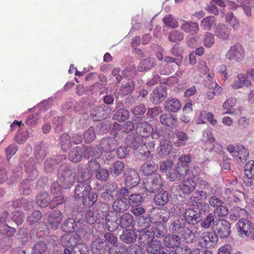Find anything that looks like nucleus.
<instances>
[{
	"label": "nucleus",
	"instance_id": "f257e3e1",
	"mask_svg": "<svg viewBox=\"0 0 254 254\" xmlns=\"http://www.w3.org/2000/svg\"><path fill=\"white\" fill-rule=\"evenodd\" d=\"M75 170L67 165H61L58 169V181L64 189L71 188L74 182Z\"/></svg>",
	"mask_w": 254,
	"mask_h": 254
},
{
	"label": "nucleus",
	"instance_id": "f03ea898",
	"mask_svg": "<svg viewBox=\"0 0 254 254\" xmlns=\"http://www.w3.org/2000/svg\"><path fill=\"white\" fill-rule=\"evenodd\" d=\"M241 184L238 183L235 178L230 184L229 188L226 189L224 193V198L230 203L238 202L244 196V193L239 190Z\"/></svg>",
	"mask_w": 254,
	"mask_h": 254
},
{
	"label": "nucleus",
	"instance_id": "7ed1b4c3",
	"mask_svg": "<svg viewBox=\"0 0 254 254\" xmlns=\"http://www.w3.org/2000/svg\"><path fill=\"white\" fill-rule=\"evenodd\" d=\"M153 127L146 122L138 123L135 128L136 134L144 139L153 140L158 138L159 134L153 132Z\"/></svg>",
	"mask_w": 254,
	"mask_h": 254
},
{
	"label": "nucleus",
	"instance_id": "20e7f679",
	"mask_svg": "<svg viewBox=\"0 0 254 254\" xmlns=\"http://www.w3.org/2000/svg\"><path fill=\"white\" fill-rule=\"evenodd\" d=\"M230 228V223L223 219L216 220L212 225L213 231L221 238H226L229 236L231 233Z\"/></svg>",
	"mask_w": 254,
	"mask_h": 254
},
{
	"label": "nucleus",
	"instance_id": "39448f33",
	"mask_svg": "<svg viewBox=\"0 0 254 254\" xmlns=\"http://www.w3.org/2000/svg\"><path fill=\"white\" fill-rule=\"evenodd\" d=\"M9 213L3 210L0 212V233L7 237H13L15 232V228L9 226L7 223L9 221Z\"/></svg>",
	"mask_w": 254,
	"mask_h": 254
},
{
	"label": "nucleus",
	"instance_id": "423d86ee",
	"mask_svg": "<svg viewBox=\"0 0 254 254\" xmlns=\"http://www.w3.org/2000/svg\"><path fill=\"white\" fill-rule=\"evenodd\" d=\"M143 184L146 191L154 193L161 188L163 181L160 175L156 173L146 178Z\"/></svg>",
	"mask_w": 254,
	"mask_h": 254
},
{
	"label": "nucleus",
	"instance_id": "0eeeda50",
	"mask_svg": "<svg viewBox=\"0 0 254 254\" xmlns=\"http://www.w3.org/2000/svg\"><path fill=\"white\" fill-rule=\"evenodd\" d=\"M239 235L243 238L250 237L254 240V226L251 221L242 218L237 223Z\"/></svg>",
	"mask_w": 254,
	"mask_h": 254
},
{
	"label": "nucleus",
	"instance_id": "6e6552de",
	"mask_svg": "<svg viewBox=\"0 0 254 254\" xmlns=\"http://www.w3.org/2000/svg\"><path fill=\"white\" fill-rule=\"evenodd\" d=\"M101 196L106 201H112L118 195V186L115 183L108 182L101 189Z\"/></svg>",
	"mask_w": 254,
	"mask_h": 254
},
{
	"label": "nucleus",
	"instance_id": "1a4fd4ad",
	"mask_svg": "<svg viewBox=\"0 0 254 254\" xmlns=\"http://www.w3.org/2000/svg\"><path fill=\"white\" fill-rule=\"evenodd\" d=\"M206 85L208 87L207 98L208 100L213 99L215 96L219 95L223 92V88L215 81L213 80V77L210 74L207 75Z\"/></svg>",
	"mask_w": 254,
	"mask_h": 254
},
{
	"label": "nucleus",
	"instance_id": "9d476101",
	"mask_svg": "<svg viewBox=\"0 0 254 254\" xmlns=\"http://www.w3.org/2000/svg\"><path fill=\"white\" fill-rule=\"evenodd\" d=\"M125 184L130 188L136 186L140 182L138 172L132 169H127L124 172Z\"/></svg>",
	"mask_w": 254,
	"mask_h": 254
},
{
	"label": "nucleus",
	"instance_id": "9b49d317",
	"mask_svg": "<svg viewBox=\"0 0 254 254\" xmlns=\"http://www.w3.org/2000/svg\"><path fill=\"white\" fill-rule=\"evenodd\" d=\"M245 55V51L244 47L238 43L230 48L226 57L230 60H235L237 62H240L244 59Z\"/></svg>",
	"mask_w": 254,
	"mask_h": 254
},
{
	"label": "nucleus",
	"instance_id": "f8f14e48",
	"mask_svg": "<svg viewBox=\"0 0 254 254\" xmlns=\"http://www.w3.org/2000/svg\"><path fill=\"white\" fill-rule=\"evenodd\" d=\"M218 241L217 234L214 232H206L199 239L201 247L204 248H213Z\"/></svg>",
	"mask_w": 254,
	"mask_h": 254
},
{
	"label": "nucleus",
	"instance_id": "ddd939ff",
	"mask_svg": "<svg viewBox=\"0 0 254 254\" xmlns=\"http://www.w3.org/2000/svg\"><path fill=\"white\" fill-rule=\"evenodd\" d=\"M117 136L114 137H105L101 139L99 145L105 152L114 151L119 144V140Z\"/></svg>",
	"mask_w": 254,
	"mask_h": 254
},
{
	"label": "nucleus",
	"instance_id": "4468645a",
	"mask_svg": "<svg viewBox=\"0 0 254 254\" xmlns=\"http://www.w3.org/2000/svg\"><path fill=\"white\" fill-rule=\"evenodd\" d=\"M163 243L166 248L170 251H174L181 247V239L179 235L168 234L164 237Z\"/></svg>",
	"mask_w": 254,
	"mask_h": 254
},
{
	"label": "nucleus",
	"instance_id": "2eb2a0df",
	"mask_svg": "<svg viewBox=\"0 0 254 254\" xmlns=\"http://www.w3.org/2000/svg\"><path fill=\"white\" fill-rule=\"evenodd\" d=\"M155 145V141L153 139H144L143 143H141V145L139 146L137 151L145 158H148L153 154Z\"/></svg>",
	"mask_w": 254,
	"mask_h": 254
},
{
	"label": "nucleus",
	"instance_id": "dca6fc26",
	"mask_svg": "<svg viewBox=\"0 0 254 254\" xmlns=\"http://www.w3.org/2000/svg\"><path fill=\"white\" fill-rule=\"evenodd\" d=\"M186 222L189 224H195L198 223L201 219V214L199 210L196 207L187 209L185 212Z\"/></svg>",
	"mask_w": 254,
	"mask_h": 254
},
{
	"label": "nucleus",
	"instance_id": "f3484780",
	"mask_svg": "<svg viewBox=\"0 0 254 254\" xmlns=\"http://www.w3.org/2000/svg\"><path fill=\"white\" fill-rule=\"evenodd\" d=\"M167 96L166 87L162 85L158 86L155 88L151 94L150 100L153 103L158 104L163 101Z\"/></svg>",
	"mask_w": 254,
	"mask_h": 254
},
{
	"label": "nucleus",
	"instance_id": "a211bd4d",
	"mask_svg": "<svg viewBox=\"0 0 254 254\" xmlns=\"http://www.w3.org/2000/svg\"><path fill=\"white\" fill-rule=\"evenodd\" d=\"M63 219L62 212L56 210L51 213L48 217V224L49 227L54 230H57L61 225Z\"/></svg>",
	"mask_w": 254,
	"mask_h": 254
},
{
	"label": "nucleus",
	"instance_id": "6ab92c4d",
	"mask_svg": "<svg viewBox=\"0 0 254 254\" xmlns=\"http://www.w3.org/2000/svg\"><path fill=\"white\" fill-rule=\"evenodd\" d=\"M110 114L109 107L103 105L94 108L91 112V116L95 121H100L107 118Z\"/></svg>",
	"mask_w": 254,
	"mask_h": 254
},
{
	"label": "nucleus",
	"instance_id": "aec40b11",
	"mask_svg": "<svg viewBox=\"0 0 254 254\" xmlns=\"http://www.w3.org/2000/svg\"><path fill=\"white\" fill-rule=\"evenodd\" d=\"M196 183L192 178L183 179L179 186L180 191L184 194H190L195 189Z\"/></svg>",
	"mask_w": 254,
	"mask_h": 254
},
{
	"label": "nucleus",
	"instance_id": "412c9836",
	"mask_svg": "<svg viewBox=\"0 0 254 254\" xmlns=\"http://www.w3.org/2000/svg\"><path fill=\"white\" fill-rule=\"evenodd\" d=\"M159 120L162 125L172 129L177 126L178 122L176 117L170 113L161 114L159 117Z\"/></svg>",
	"mask_w": 254,
	"mask_h": 254
},
{
	"label": "nucleus",
	"instance_id": "4be33fe9",
	"mask_svg": "<svg viewBox=\"0 0 254 254\" xmlns=\"http://www.w3.org/2000/svg\"><path fill=\"white\" fill-rule=\"evenodd\" d=\"M80 237L78 235L66 234L62 236L61 243L64 247L72 248L79 244Z\"/></svg>",
	"mask_w": 254,
	"mask_h": 254
},
{
	"label": "nucleus",
	"instance_id": "5701e85b",
	"mask_svg": "<svg viewBox=\"0 0 254 254\" xmlns=\"http://www.w3.org/2000/svg\"><path fill=\"white\" fill-rule=\"evenodd\" d=\"M186 225V221L183 219H172L169 223V231L175 234H179L183 232Z\"/></svg>",
	"mask_w": 254,
	"mask_h": 254
},
{
	"label": "nucleus",
	"instance_id": "b1692460",
	"mask_svg": "<svg viewBox=\"0 0 254 254\" xmlns=\"http://www.w3.org/2000/svg\"><path fill=\"white\" fill-rule=\"evenodd\" d=\"M182 107L180 101L176 98H168L164 102V109L169 113H176Z\"/></svg>",
	"mask_w": 254,
	"mask_h": 254
},
{
	"label": "nucleus",
	"instance_id": "393cba45",
	"mask_svg": "<svg viewBox=\"0 0 254 254\" xmlns=\"http://www.w3.org/2000/svg\"><path fill=\"white\" fill-rule=\"evenodd\" d=\"M173 145L168 139L163 138L160 140L159 146L158 148V153L160 157L169 155L172 151Z\"/></svg>",
	"mask_w": 254,
	"mask_h": 254
},
{
	"label": "nucleus",
	"instance_id": "a878e982",
	"mask_svg": "<svg viewBox=\"0 0 254 254\" xmlns=\"http://www.w3.org/2000/svg\"><path fill=\"white\" fill-rule=\"evenodd\" d=\"M91 187L89 183H79L74 190V196L76 198L82 199L87 195L90 191Z\"/></svg>",
	"mask_w": 254,
	"mask_h": 254
},
{
	"label": "nucleus",
	"instance_id": "bb28decb",
	"mask_svg": "<svg viewBox=\"0 0 254 254\" xmlns=\"http://www.w3.org/2000/svg\"><path fill=\"white\" fill-rule=\"evenodd\" d=\"M144 139L141 137L129 134L125 138V142L127 147L137 150L139 146L141 145V143H143Z\"/></svg>",
	"mask_w": 254,
	"mask_h": 254
},
{
	"label": "nucleus",
	"instance_id": "cd10ccee",
	"mask_svg": "<svg viewBox=\"0 0 254 254\" xmlns=\"http://www.w3.org/2000/svg\"><path fill=\"white\" fill-rule=\"evenodd\" d=\"M25 171L28 175V180L32 181L37 178L39 172L33 160L29 159L25 164Z\"/></svg>",
	"mask_w": 254,
	"mask_h": 254
},
{
	"label": "nucleus",
	"instance_id": "c85d7f7f",
	"mask_svg": "<svg viewBox=\"0 0 254 254\" xmlns=\"http://www.w3.org/2000/svg\"><path fill=\"white\" fill-rule=\"evenodd\" d=\"M163 249L164 248L161 242L157 240L150 242L146 248L147 252L149 254H160Z\"/></svg>",
	"mask_w": 254,
	"mask_h": 254
},
{
	"label": "nucleus",
	"instance_id": "c756f323",
	"mask_svg": "<svg viewBox=\"0 0 254 254\" xmlns=\"http://www.w3.org/2000/svg\"><path fill=\"white\" fill-rule=\"evenodd\" d=\"M91 173L86 169L79 166L77 168L76 181L78 183H89V180L91 177Z\"/></svg>",
	"mask_w": 254,
	"mask_h": 254
},
{
	"label": "nucleus",
	"instance_id": "7c9ffc66",
	"mask_svg": "<svg viewBox=\"0 0 254 254\" xmlns=\"http://www.w3.org/2000/svg\"><path fill=\"white\" fill-rule=\"evenodd\" d=\"M237 78L238 79L234 81L231 84V86L234 89L236 90L241 88L244 86H248L251 83V81L248 79L247 76L244 74H238Z\"/></svg>",
	"mask_w": 254,
	"mask_h": 254
},
{
	"label": "nucleus",
	"instance_id": "2f4dec72",
	"mask_svg": "<svg viewBox=\"0 0 254 254\" xmlns=\"http://www.w3.org/2000/svg\"><path fill=\"white\" fill-rule=\"evenodd\" d=\"M120 226L122 229H127L132 226L134 223L133 216L128 212L124 213L118 220Z\"/></svg>",
	"mask_w": 254,
	"mask_h": 254
},
{
	"label": "nucleus",
	"instance_id": "473e14b6",
	"mask_svg": "<svg viewBox=\"0 0 254 254\" xmlns=\"http://www.w3.org/2000/svg\"><path fill=\"white\" fill-rule=\"evenodd\" d=\"M181 29L185 32L193 35L197 33L199 26L198 23L195 22L184 21L181 25Z\"/></svg>",
	"mask_w": 254,
	"mask_h": 254
},
{
	"label": "nucleus",
	"instance_id": "72a5a7b5",
	"mask_svg": "<svg viewBox=\"0 0 254 254\" xmlns=\"http://www.w3.org/2000/svg\"><path fill=\"white\" fill-rule=\"evenodd\" d=\"M175 135L177 138L176 141L174 143L176 147H180L186 145V142L189 138V135L187 133L177 129L175 131Z\"/></svg>",
	"mask_w": 254,
	"mask_h": 254
},
{
	"label": "nucleus",
	"instance_id": "f704fd0d",
	"mask_svg": "<svg viewBox=\"0 0 254 254\" xmlns=\"http://www.w3.org/2000/svg\"><path fill=\"white\" fill-rule=\"evenodd\" d=\"M135 82L129 80L123 84L118 90V93L122 96H127L131 93L134 89Z\"/></svg>",
	"mask_w": 254,
	"mask_h": 254
},
{
	"label": "nucleus",
	"instance_id": "c9c22d12",
	"mask_svg": "<svg viewBox=\"0 0 254 254\" xmlns=\"http://www.w3.org/2000/svg\"><path fill=\"white\" fill-rule=\"evenodd\" d=\"M230 34V29L225 24L217 25L215 30V34L218 38L226 40L228 38Z\"/></svg>",
	"mask_w": 254,
	"mask_h": 254
},
{
	"label": "nucleus",
	"instance_id": "e433bc0d",
	"mask_svg": "<svg viewBox=\"0 0 254 254\" xmlns=\"http://www.w3.org/2000/svg\"><path fill=\"white\" fill-rule=\"evenodd\" d=\"M120 239L123 242L127 244L133 243L137 239V234L132 229H127L123 231Z\"/></svg>",
	"mask_w": 254,
	"mask_h": 254
},
{
	"label": "nucleus",
	"instance_id": "4c0bfd02",
	"mask_svg": "<svg viewBox=\"0 0 254 254\" xmlns=\"http://www.w3.org/2000/svg\"><path fill=\"white\" fill-rule=\"evenodd\" d=\"M128 204L126 199L118 198L113 204L114 210L117 213H123L127 210Z\"/></svg>",
	"mask_w": 254,
	"mask_h": 254
},
{
	"label": "nucleus",
	"instance_id": "58836bf2",
	"mask_svg": "<svg viewBox=\"0 0 254 254\" xmlns=\"http://www.w3.org/2000/svg\"><path fill=\"white\" fill-rule=\"evenodd\" d=\"M102 217V212L97 209H93L86 214V221L89 224H93Z\"/></svg>",
	"mask_w": 254,
	"mask_h": 254
},
{
	"label": "nucleus",
	"instance_id": "ea45409f",
	"mask_svg": "<svg viewBox=\"0 0 254 254\" xmlns=\"http://www.w3.org/2000/svg\"><path fill=\"white\" fill-rule=\"evenodd\" d=\"M166 226L164 223L157 222L152 226V233L153 236H156L158 238H162L165 236L166 233Z\"/></svg>",
	"mask_w": 254,
	"mask_h": 254
},
{
	"label": "nucleus",
	"instance_id": "a19ab883",
	"mask_svg": "<svg viewBox=\"0 0 254 254\" xmlns=\"http://www.w3.org/2000/svg\"><path fill=\"white\" fill-rule=\"evenodd\" d=\"M158 169V166L153 161H148L145 163L140 168V171L146 176L151 175Z\"/></svg>",
	"mask_w": 254,
	"mask_h": 254
},
{
	"label": "nucleus",
	"instance_id": "79ce46f5",
	"mask_svg": "<svg viewBox=\"0 0 254 254\" xmlns=\"http://www.w3.org/2000/svg\"><path fill=\"white\" fill-rule=\"evenodd\" d=\"M153 200L157 205H165L169 201L168 193L162 190L155 195Z\"/></svg>",
	"mask_w": 254,
	"mask_h": 254
},
{
	"label": "nucleus",
	"instance_id": "37998d69",
	"mask_svg": "<svg viewBox=\"0 0 254 254\" xmlns=\"http://www.w3.org/2000/svg\"><path fill=\"white\" fill-rule=\"evenodd\" d=\"M59 144L64 152H66L71 146V137L66 133H63L60 137Z\"/></svg>",
	"mask_w": 254,
	"mask_h": 254
},
{
	"label": "nucleus",
	"instance_id": "c03bdc74",
	"mask_svg": "<svg viewBox=\"0 0 254 254\" xmlns=\"http://www.w3.org/2000/svg\"><path fill=\"white\" fill-rule=\"evenodd\" d=\"M138 232V241L140 244H148L154 238L152 231L149 230L139 231Z\"/></svg>",
	"mask_w": 254,
	"mask_h": 254
},
{
	"label": "nucleus",
	"instance_id": "a18cd8bd",
	"mask_svg": "<svg viewBox=\"0 0 254 254\" xmlns=\"http://www.w3.org/2000/svg\"><path fill=\"white\" fill-rule=\"evenodd\" d=\"M77 225L73 218H68L63 223L62 227L63 231L67 234L70 233L75 230Z\"/></svg>",
	"mask_w": 254,
	"mask_h": 254
},
{
	"label": "nucleus",
	"instance_id": "49530a36",
	"mask_svg": "<svg viewBox=\"0 0 254 254\" xmlns=\"http://www.w3.org/2000/svg\"><path fill=\"white\" fill-rule=\"evenodd\" d=\"M198 236L199 233L195 227L191 229H187L183 234V237L188 243H192Z\"/></svg>",
	"mask_w": 254,
	"mask_h": 254
},
{
	"label": "nucleus",
	"instance_id": "de8ad7c7",
	"mask_svg": "<svg viewBox=\"0 0 254 254\" xmlns=\"http://www.w3.org/2000/svg\"><path fill=\"white\" fill-rule=\"evenodd\" d=\"M82 158L81 149L79 147H75L71 149L68 153V158L72 162L77 163Z\"/></svg>",
	"mask_w": 254,
	"mask_h": 254
},
{
	"label": "nucleus",
	"instance_id": "09e8293b",
	"mask_svg": "<svg viewBox=\"0 0 254 254\" xmlns=\"http://www.w3.org/2000/svg\"><path fill=\"white\" fill-rule=\"evenodd\" d=\"M36 200L39 206L45 207L50 205V196L47 192H41L37 195Z\"/></svg>",
	"mask_w": 254,
	"mask_h": 254
},
{
	"label": "nucleus",
	"instance_id": "8fccbe9b",
	"mask_svg": "<svg viewBox=\"0 0 254 254\" xmlns=\"http://www.w3.org/2000/svg\"><path fill=\"white\" fill-rule=\"evenodd\" d=\"M129 112L127 109L122 108L116 111L114 115V118L119 122H124L129 118Z\"/></svg>",
	"mask_w": 254,
	"mask_h": 254
},
{
	"label": "nucleus",
	"instance_id": "3c124183",
	"mask_svg": "<svg viewBox=\"0 0 254 254\" xmlns=\"http://www.w3.org/2000/svg\"><path fill=\"white\" fill-rule=\"evenodd\" d=\"M238 3L242 7L245 14L248 16L251 15V8L253 5V0H237Z\"/></svg>",
	"mask_w": 254,
	"mask_h": 254
},
{
	"label": "nucleus",
	"instance_id": "603ef678",
	"mask_svg": "<svg viewBox=\"0 0 254 254\" xmlns=\"http://www.w3.org/2000/svg\"><path fill=\"white\" fill-rule=\"evenodd\" d=\"M184 34L178 30H174L170 32L168 36V40L173 43H177L184 39Z\"/></svg>",
	"mask_w": 254,
	"mask_h": 254
},
{
	"label": "nucleus",
	"instance_id": "864d4df0",
	"mask_svg": "<svg viewBox=\"0 0 254 254\" xmlns=\"http://www.w3.org/2000/svg\"><path fill=\"white\" fill-rule=\"evenodd\" d=\"M236 153L240 161H246L249 157V152L242 145L236 146Z\"/></svg>",
	"mask_w": 254,
	"mask_h": 254
},
{
	"label": "nucleus",
	"instance_id": "5fc2aeb1",
	"mask_svg": "<svg viewBox=\"0 0 254 254\" xmlns=\"http://www.w3.org/2000/svg\"><path fill=\"white\" fill-rule=\"evenodd\" d=\"M47 247L43 241L39 242L33 247V254H47Z\"/></svg>",
	"mask_w": 254,
	"mask_h": 254
},
{
	"label": "nucleus",
	"instance_id": "6e6d98bb",
	"mask_svg": "<svg viewBox=\"0 0 254 254\" xmlns=\"http://www.w3.org/2000/svg\"><path fill=\"white\" fill-rule=\"evenodd\" d=\"M156 65L155 59L153 58L142 60L140 63V71L145 70L151 68Z\"/></svg>",
	"mask_w": 254,
	"mask_h": 254
},
{
	"label": "nucleus",
	"instance_id": "4d7b16f0",
	"mask_svg": "<svg viewBox=\"0 0 254 254\" xmlns=\"http://www.w3.org/2000/svg\"><path fill=\"white\" fill-rule=\"evenodd\" d=\"M97 199V194L93 192H89L87 195L83 199L82 202L85 206H91L96 202Z\"/></svg>",
	"mask_w": 254,
	"mask_h": 254
},
{
	"label": "nucleus",
	"instance_id": "13d9d810",
	"mask_svg": "<svg viewBox=\"0 0 254 254\" xmlns=\"http://www.w3.org/2000/svg\"><path fill=\"white\" fill-rule=\"evenodd\" d=\"M96 137V133L94 127H90L83 134V138L85 143H89L92 142Z\"/></svg>",
	"mask_w": 254,
	"mask_h": 254
},
{
	"label": "nucleus",
	"instance_id": "bf43d9fd",
	"mask_svg": "<svg viewBox=\"0 0 254 254\" xmlns=\"http://www.w3.org/2000/svg\"><path fill=\"white\" fill-rule=\"evenodd\" d=\"M125 168L124 164L119 161L115 162L113 165L111 172L113 176L117 177L120 175Z\"/></svg>",
	"mask_w": 254,
	"mask_h": 254
},
{
	"label": "nucleus",
	"instance_id": "052dcab7",
	"mask_svg": "<svg viewBox=\"0 0 254 254\" xmlns=\"http://www.w3.org/2000/svg\"><path fill=\"white\" fill-rule=\"evenodd\" d=\"M215 222L214 221V216L213 213H209L201 222L200 225L201 227L204 229H208L210 226Z\"/></svg>",
	"mask_w": 254,
	"mask_h": 254
},
{
	"label": "nucleus",
	"instance_id": "680f3d73",
	"mask_svg": "<svg viewBox=\"0 0 254 254\" xmlns=\"http://www.w3.org/2000/svg\"><path fill=\"white\" fill-rule=\"evenodd\" d=\"M245 174L250 179H254V161L248 162L245 166Z\"/></svg>",
	"mask_w": 254,
	"mask_h": 254
},
{
	"label": "nucleus",
	"instance_id": "e2e57ef3",
	"mask_svg": "<svg viewBox=\"0 0 254 254\" xmlns=\"http://www.w3.org/2000/svg\"><path fill=\"white\" fill-rule=\"evenodd\" d=\"M163 22L167 27L175 28L178 27L179 24L177 20L174 18L171 14L167 15L163 19Z\"/></svg>",
	"mask_w": 254,
	"mask_h": 254
},
{
	"label": "nucleus",
	"instance_id": "0e129e2a",
	"mask_svg": "<svg viewBox=\"0 0 254 254\" xmlns=\"http://www.w3.org/2000/svg\"><path fill=\"white\" fill-rule=\"evenodd\" d=\"M215 22L214 16H207L201 21L200 26L205 30H210Z\"/></svg>",
	"mask_w": 254,
	"mask_h": 254
},
{
	"label": "nucleus",
	"instance_id": "69168bd1",
	"mask_svg": "<svg viewBox=\"0 0 254 254\" xmlns=\"http://www.w3.org/2000/svg\"><path fill=\"white\" fill-rule=\"evenodd\" d=\"M142 201V197L139 194H131L128 198V202L131 207L140 205Z\"/></svg>",
	"mask_w": 254,
	"mask_h": 254
},
{
	"label": "nucleus",
	"instance_id": "338daca9",
	"mask_svg": "<svg viewBox=\"0 0 254 254\" xmlns=\"http://www.w3.org/2000/svg\"><path fill=\"white\" fill-rule=\"evenodd\" d=\"M151 220L148 217H141L138 220V232L139 231L147 230L151 224Z\"/></svg>",
	"mask_w": 254,
	"mask_h": 254
},
{
	"label": "nucleus",
	"instance_id": "774afa93",
	"mask_svg": "<svg viewBox=\"0 0 254 254\" xmlns=\"http://www.w3.org/2000/svg\"><path fill=\"white\" fill-rule=\"evenodd\" d=\"M71 249L72 254H87L89 252L88 247L84 243H79Z\"/></svg>",
	"mask_w": 254,
	"mask_h": 254
}]
</instances>
